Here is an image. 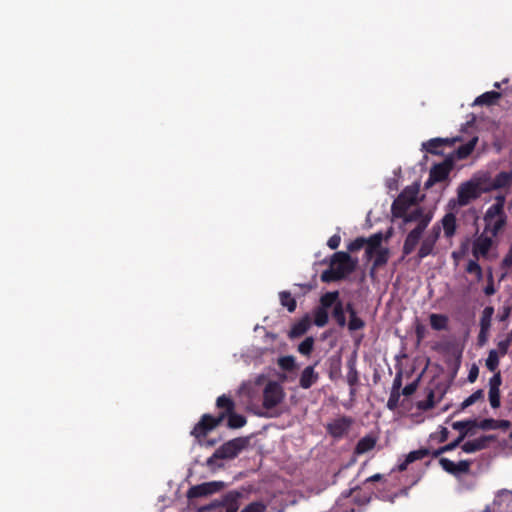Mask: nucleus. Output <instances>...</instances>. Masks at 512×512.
Wrapping results in <instances>:
<instances>
[{"instance_id":"f3484780","label":"nucleus","mask_w":512,"mask_h":512,"mask_svg":"<svg viewBox=\"0 0 512 512\" xmlns=\"http://www.w3.org/2000/svg\"><path fill=\"white\" fill-rule=\"evenodd\" d=\"M439 463L443 470L453 475H460L463 473H467L470 469V462L467 460L459 461L455 463L448 458H441Z\"/></svg>"},{"instance_id":"680f3d73","label":"nucleus","mask_w":512,"mask_h":512,"mask_svg":"<svg viewBox=\"0 0 512 512\" xmlns=\"http://www.w3.org/2000/svg\"><path fill=\"white\" fill-rule=\"evenodd\" d=\"M488 331L489 330H482V329H480L479 336H478L480 344H484L486 342Z\"/></svg>"},{"instance_id":"13d9d810","label":"nucleus","mask_w":512,"mask_h":512,"mask_svg":"<svg viewBox=\"0 0 512 512\" xmlns=\"http://www.w3.org/2000/svg\"><path fill=\"white\" fill-rule=\"evenodd\" d=\"M489 280H490V283H489V284L485 287V289H484V293H485L486 295H488V296L493 295V294L496 292V290H495V288H494V285H493V278H492V274H490V276H489Z\"/></svg>"},{"instance_id":"f257e3e1","label":"nucleus","mask_w":512,"mask_h":512,"mask_svg":"<svg viewBox=\"0 0 512 512\" xmlns=\"http://www.w3.org/2000/svg\"><path fill=\"white\" fill-rule=\"evenodd\" d=\"M419 189L416 186L406 187L394 200L391 212L394 218L402 219L404 225L414 222L421 217L427 216L430 211L421 207H414L417 201Z\"/></svg>"},{"instance_id":"0e129e2a","label":"nucleus","mask_w":512,"mask_h":512,"mask_svg":"<svg viewBox=\"0 0 512 512\" xmlns=\"http://www.w3.org/2000/svg\"><path fill=\"white\" fill-rule=\"evenodd\" d=\"M380 478H381L380 474H375V475L371 476L370 478H368L367 481H376V480H379Z\"/></svg>"},{"instance_id":"9b49d317","label":"nucleus","mask_w":512,"mask_h":512,"mask_svg":"<svg viewBox=\"0 0 512 512\" xmlns=\"http://www.w3.org/2000/svg\"><path fill=\"white\" fill-rule=\"evenodd\" d=\"M482 512H512V491L508 489L497 491L493 502Z\"/></svg>"},{"instance_id":"5701e85b","label":"nucleus","mask_w":512,"mask_h":512,"mask_svg":"<svg viewBox=\"0 0 512 512\" xmlns=\"http://www.w3.org/2000/svg\"><path fill=\"white\" fill-rule=\"evenodd\" d=\"M510 426L511 423L508 420H495L492 418L484 419L477 424V427H479L482 430H507L510 428Z\"/></svg>"},{"instance_id":"f704fd0d","label":"nucleus","mask_w":512,"mask_h":512,"mask_svg":"<svg viewBox=\"0 0 512 512\" xmlns=\"http://www.w3.org/2000/svg\"><path fill=\"white\" fill-rule=\"evenodd\" d=\"M228 426L230 428H241L246 424V418L240 414H236L233 411L227 414Z\"/></svg>"},{"instance_id":"412c9836","label":"nucleus","mask_w":512,"mask_h":512,"mask_svg":"<svg viewBox=\"0 0 512 512\" xmlns=\"http://www.w3.org/2000/svg\"><path fill=\"white\" fill-rule=\"evenodd\" d=\"M319 379V374L315 371L314 366H307L301 373L299 385L303 389H309Z\"/></svg>"},{"instance_id":"7c9ffc66","label":"nucleus","mask_w":512,"mask_h":512,"mask_svg":"<svg viewBox=\"0 0 512 512\" xmlns=\"http://www.w3.org/2000/svg\"><path fill=\"white\" fill-rule=\"evenodd\" d=\"M448 318L442 314H431L430 325L434 330H445L447 328Z\"/></svg>"},{"instance_id":"393cba45","label":"nucleus","mask_w":512,"mask_h":512,"mask_svg":"<svg viewBox=\"0 0 512 512\" xmlns=\"http://www.w3.org/2000/svg\"><path fill=\"white\" fill-rule=\"evenodd\" d=\"M440 227L443 228L444 235L451 238L456 231V217L453 213H447L441 220Z\"/></svg>"},{"instance_id":"ddd939ff","label":"nucleus","mask_w":512,"mask_h":512,"mask_svg":"<svg viewBox=\"0 0 512 512\" xmlns=\"http://www.w3.org/2000/svg\"><path fill=\"white\" fill-rule=\"evenodd\" d=\"M441 227L435 224L432 229L423 238L420 248L418 250V258L421 260L428 255L432 254L434 246L439 239Z\"/></svg>"},{"instance_id":"9d476101","label":"nucleus","mask_w":512,"mask_h":512,"mask_svg":"<svg viewBox=\"0 0 512 512\" xmlns=\"http://www.w3.org/2000/svg\"><path fill=\"white\" fill-rule=\"evenodd\" d=\"M285 397V392L277 381H268L263 388V407L272 409L278 406Z\"/></svg>"},{"instance_id":"a211bd4d","label":"nucleus","mask_w":512,"mask_h":512,"mask_svg":"<svg viewBox=\"0 0 512 512\" xmlns=\"http://www.w3.org/2000/svg\"><path fill=\"white\" fill-rule=\"evenodd\" d=\"M448 174H449V168L447 165H445V164L435 165L430 170L429 178L425 183L426 187H430L436 182L444 181L448 177Z\"/></svg>"},{"instance_id":"8fccbe9b","label":"nucleus","mask_w":512,"mask_h":512,"mask_svg":"<svg viewBox=\"0 0 512 512\" xmlns=\"http://www.w3.org/2000/svg\"><path fill=\"white\" fill-rule=\"evenodd\" d=\"M365 245H366V239L363 237H359V238L355 239L354 241H352L348 245V250L351 252L358 251V250L362 249Z\"/></svg>"},{"instance_id":"603ef678","label":"nucleus","mask_w":512,"mask_h":512,"mask_svg":"<svg viewBox=\"0 0 512 512\" xmlns=\"http://www.w3.org/2000/svg\"><path fill=\"white\" fill-rule=\"evenodd\" d=\"M239 393L241 395H246L250 400L253 398V384L252 383H244L239 389Z\"/></svg>"},{"instance_id":"58836bf2","label":"nucleus","mask_w":512,"mask_h":512,"mask_svg":"<svg viewBox=\"0 0 512 512\" xmlns=\"http://www.w3.org/2000/svg\"><path fill=\"white\" fill-rule=\"evenodd\" d=\"M484 398V391L482 389H478L475 392H473L469 397H467L462 403L461 408L465 409L474 403H476L479 400H482Z\"/></svg>"},{"instance_id":"ea45409f","label":"nucleus","mask_w":512,"mask_h":512,"mask_svg":"<svg viewBox=\"0 0 512 512\" xmlns=\"http://www.w3.org/2000/svg\"><path fill=\"white\" fill-rule=\"evenodd\" d=\"M278 365L281 369L291 371L296 367L295 358L293 356H283L278 359Z\"/></svg>"},{"instance_id":"bf43d9fd","label":"nucleus","mask_w":512,"mask_h":512,"mask_svg":"<svg viewBox=\"0 0 512 512\" xmlns=\"http://www.w3.org/2000/svg\"><path fill=\"white\" fill-rule=\"evenodd\" d=\"M502 266L505 268H509L512 266V248L508 252V254L502 260Z\"/></svg>"},{"instance_id":"dca6fc26","label":"nucleus","mask_w":512,"mask_h":512,"mask_svg":"<svg viewBox=\"0 0 512 512\" xmlns=\"http://www.w3.org/2000/svg\"><path fill=\"white\" fill-rule=\"evenodd\" d=\"M494 440L495 437L492 435H483L478 438L466 441L462 445V450L465 453H474L487 448L489 443Z\"/></svg>"},{"instance_id":"7ed1b4c3","label":"nucleus","mask_w":512,"mask_h":512,"mask_svg":"<svg viewBox=\"0 0 512 512\" xmlns=\"http://www.w3.org/2000/svg\"><path fill=\"white\" fill-rule=\"evenodd\" d=\"M505 200L506 198L503 195L496 196L495 202L486 210L483 218L485 223L484 232L497 237L498 233L506 225Z\"/></svg>"},{"instance_id":"c756f323","label":"nucleus","mask_w":512,"mask_h":512,"mask_svg":"<svg viewBox=\"0 0 512 512\" xmlns=\"http://www.w3.org/2000/svg\"><path fill=\"white\" fill-rule=\"evenodd\" d=\"M338 291L327 292L320 298V308L328 310L330 307L335 306L338 301Z\"/></svg>"},{"instance_id":"a878e982","label":"nucleus","mask_w":512,"mask_h":512,"mask_svg":"<svg viewBox=\"0 0 512 512\" xmlns=\"http://www.w3.org/2000/svg\"><path fill=\"white\" fill-rule=\"evenodd\" d=\"M382 234L376 233L372 235L370 238L366 239V250L365 255L368 259L373 257L374 251L377 249H381V242H382Z\"/></svg>"},{"instance_id":"79ce46f5","label":"nucleus","mask_w":512,"mask_h":512,"mask_svg":"<svg viewBox=\"0 0 512 512\" xmlns=\"http://www.w3.org/2000/svg\"><path fill=\"white\" fill-rule=\"evenodd\" d=\"M499 365V357L495 350H491L486 359V367L490 371H495Z\"/></svg>"},{"instance_id":"338daca9","label":"nucleus","mask_w":512,"mask_h":512,"mask_svg":"<svg viewBox=\"0 0 512 512\" xmlns=\"http://www.w3.org/2000/svg\"><path fill=\"white\" fill-rule=\"evenodd\" d=\"M447 434H448L447 429H446V428H443V430H442V440L446 439Z\"/></svg>"},{"instance_id":"69168bd1","label":"nucleus","mask_w":512,"mask_h":512,"mask_svg":"<svg viewBox=\"0 0 512 512\" xmlns=\"http://www.w3.org/2000/svg\"><path fill=\"white\" fill-rule=\"evenodd\" d=\"M475 276H476L477 281L480 282L483 279L482 269L479 271V273H476Z\"/></svg>"},{"instance_id":"e2e57ef3","label":"nucleus","mask_w":512,"mask_h":512,"mask_svg":"<svg viewBox=\"0 0 512 512\" xmlns=\"http://www.w3.org/2000/svg\"><path fill=\"white\" fill-rule=\"evenodd\" d=\"M411 462H407V457L404 459V461H402L401 463L398 464V470L399 471H404L406 470L407 466L410 464Z\"/></svg>"},{"instance_id":"c9c22d12","label":"nucleus","mask_w":512,"mask_h":512,"mask_svg":"<svg viewBox=\"0 0 512 512\" xmlns=\"http://www.w3.org/2000/svg\"><path fill=\"white\" fill-rule=\"evenodd\" d=\"M476 142H477V138L475 137V138L471 139L468 143L460 146L457 150L458 158L463 159V158H466L467 156H469L472 153V151L474 150Z\"/></svg>"},{"instance_id":"3c124183","label":"nucleus","mask_w":512,"mask_h":512,"mask_svg":"<svg viewBox=\"0 0 512 512\" xmlns=\"http://www.w3.org/2000/svg\"><path fill=\"white\" fill-rule=\"evenodd\" d=\"M478 260H476V258L474 259H471L468 261L467 263V266H466V272L469 273V274H476V273H479V271L482 269L481 266L478 264L477 262Z\"/></svg>"},{"instance_id":"c85d7f7f","label":"nucleus","mask_w":512,"mask_h":512,"mask_svg":"<svg viewBox=\"0 0 512 512\" xmlns=\"http://www.w3.org/2000/svg\"><path fill=\"white\" fill-rule=\"evenodd\" d=\"M500 98V93L496 91H488L484 94L478 96L473 105H491L496 102V100Z\"/></svg>"},{"instance_id":"37998d69","label":"nucleus","mask_w":512,"mask_h":512,"mask_svg":"<svg viewBox=\"0 0 512 512\" xmlns=\"http://www.w3.org/2000/svg\"><path fill=\"white\" fill-rule=\"evenodd\" d=\"M474 426H477V424L473 420L456 421V422H454L452 424L453 429L458 430V431H460L462 433H464V432L467 433V429L470 428V427H474Z\"/></svg>"},{"instance_id":"1a4fd4ad","label":"nucleus","mask_w":512,"mask_h":512,"mask_svg":"<svg viewBox=\"0 0 512 512\" xmlns=\"http://www.w3.org/2000/svg\"><path fill=\"white\" fill-rule=\"evenodd\" d=\"M245 447V440L236 438L224 443L214 454L206 461L208 466H212L216 459H232L236 457Z\"/></svg>"},{"instance_id":"2eb2a0df","label":"nucleus","mask_w":512,"mask_h":512,"mask_svg":"<svg viewBox=\"0 0 512 512\" xmlns=\"http://www.w3.org/2000/svg\"><path fill=\"white\" fill-rule=\"evenodd\" d=\"M223 485V482L213 481L193 486L188 491V497L197 498L213 494L219 491L223 487Z\"/></svg>"},{"instance_id":"f03ea898","label":"nucleus","mask_w":512,"mask_h":512,"mask_svg":"<svg viewBox=\"0 0 512 512\" xmlns=\"http://www.w3.org/2000/svg\"><path fill=\"white\" fill-rule=\"evenodd\" d=\"M216 406L220 409H224L217 418L212 417L209 414H205L202 416L201 420L194 426L191 434L196 438L205 436L210 430L215 428L226 416L228 413L234 410V402L231 398L226 396L225 394L219 396L216 400Z\"/></svg>"},{"instance_id":"b1692460","label":"nucleus","mask_w":512,"mask_h":512,"mask_svg":"<svg viewBox=\"0 0 512 512\" xmlns=\"http://www.w3.org/2000/svg\"><path fill=\"white\" fill-rule=\"evenodd\" d=\"M311 326V319L309 315H305L302 319L297 321L289 332L290 338L300 337L305 334Z\"/></svg>"},{"instance_id":"423d86ee","label":"nucleus","mask_w":512,"mask_h":512,"mask_svg":"<svg viewBox=\"0 0 512 512\" xmlns=\"http://www.w3.org/2000/svg\"><path fill=\"white\" fill-rule=\"evenodd\" d=\"M432 218L433 214L428 213L427 216L414 220L413 223H415L416 226L408 233L403 244L404 255H409L415 250L416 246L419 244L424 230L427 228Z\"/></svg>"},{"instance_id":"c03bdc74","label":"nucleus","mask_w":512,"mask_h":512,"mask_svg":"<svg viewBox=\"0 0 512 512\" xmlns=\"http://www.w3.org/2000/svg\"><path fill=\"white\" fill-rule=\"evenodd\" d=\"M429 451L427 449H419L415 451H411L406 457L407 462H414L416 460L423 459L424 457L428 456Z\"/></svg>"},{"instance_id":"39448f33","label":"nucleus","mask_w":512,"mask_h":512,"mask_svg":"<svg viewBox=\"0 0 512 512\" xmlns=\"http://www.w3.org/2000/svg\"><path fill=\"white\" fill-rule=\"evenodd\" d=\"M241 492L230 491L222 497L221 506L223 512H237L240 507ZM266 506L261 502H253L241 512H265Z\"/></svg>"},{"instance_id":"bb28decb","label":"nucleus","mask_w":512,"mask_h":512,"mask_svg":"<svg viewBox=\"0 0 512 512\" xmlns=\"http://www.w3.org/2000/svg\"><path fill=\"white\" fill-rule=\"evenodd\" d=\"M346 310L350 316V320L348 322L349 330L356 331L362 329L365 326V322L357 316L356 311L350 303L347 305Z\"/></svg>"},{"instance_id":"f8f14e48","label":"nucleus","mask_w":512,"mask_h":512,"mask_svg":"<svg viewBox=\"0 0 512 512\" xmlns=\"http://www.w3.org/2000/svg\"><path fill=\"white\" fill-rule=\"evenodd\" d=\"M357 260H354L346 252H337L334 254L331 265L340 278L350 274L356 267Z\"/></svg>"},{"instance_id":"864d4df0","label":"nucleus","mask_w":512,"mask_h":512,"mask_svg":"<svg viewBox=\"0 0 512 512\" xmlns=\"http://www.w3.org/2000/svg\"><path fill=\"white\" fill-rule=\"evenodd\" d=\"M417 386H418V382L417 381H414V382H412L410 384H407L403 388V390H402L403 395H405V396L412 395L416 391Z\"/></svg>"},{"instance_id":"de8ad7c7","label":"nucleus","mask_w":512,"mask_h":512,"mask_svg":"<svg viewBox=\"0 0 512 512\" xmlns=\"http://www.w3.org/2000/svg\"><path fill=\"white\" fill-rule=\"evenodd\" d=\"M338 274H336V271L335 269L331 266L330 269L328 270H325L322 275H321V279L323 282H330V281H335V280H339L341 279L340 277L337 276Z\"/></svg>"},{"instance_id":"774afa93","label":"nucleus","mask_w":512,"mask_h":512,"mask_svg":"<svg viewBox=\"0 0 512 512\" xmlns=\"http://www.w3.org/2000/svg\"><path fill=\"white\" fill-rule=\"evenodd\" d=\"M509 316V309L506 311L505 314H503V316L501 317V321H504L507 317Z\"/></svg>"},{"instance_id":"052dcab7","label":"nucleus","mask_w":512,"mask_h":512,"mask_svg":"<svg viewBox=\"0 0 512 512\" xmlns=\"http://www.w3.org/2000/svg\"><path fill=\"white\" fill-rule=\"evenodd\" d=\"M400 388H401V376H400V374H398L393 381L392 391L400 392Z\"/></svg>"},{"instance_id":"473e14b6","label":"nucleus","mask_w":512,"mask_h":512,"mask_svg":"<svg viewBox=\"0 0 512 512\" xmlns=\"http://www.w3.org/2000/svg\"><path fill=\"white\" fill-rule=\"evenodd\" d=\"M280 303L283 307H286L289 312H293L296 309V301L287 291L279 293Z\"/></svg>"},{"instance_id":"aec40b11","label":"nucleus","mask_w":512,"mask_h":512,"mask_svg":"<svg viewBox=\"0 0 512 512\" xmlns=\"http://www.w3.org/2000/svg\"><path fill=\"white\" fill-rule=\"evenodd\" d=\"M351 425V421L347 418H340L328 425L329 433L335 437L340 438L347 433Z\"/></svg>"},{"instance_id":"0eeeda50","label":"nucleus","mask_w":512,"mask_h":512,"mask_svg":"<svg viewBox=\"0 0 512 512\" xmlns=\"http://www.w3.org/2000/svg\"><path fill=\"white\" fill-rule=\"evenodd\" d=\"M432 218L433 214L428 213L427 216L414 220L413 223H415L416 226L408 233L403 244L404 255H409L415 250L416 246L419 244L424 230L427 228Z\"/></svg>"},{"instance_id":"a19ab883","label":"nucleus","mask_w":512,"mask_h":512,"mask_svg":"<svg viewBox=\"0 0 512 512\" xmlns=\"http://www.w3.org/2000/svg\"><path fill=\"white\" fill-rule=\"evenodd\" d=\"M313 346H314V339H313V337H307L304 341H302L299 344L298 351L301 354H303L305 356H308L312 352Z\"/></svg>"},{"instance_id":"e433bc0d","label":"nucleus","mask_w":512,"mask_h":512,"mask_svg":"<svg viewBox=\"0 0 512 512\" xmlns=\"http://www.w3.org/2000/svg\"><path fill=\"white\" fill-rule=\"evenodd\" d=\"M333 317L340 327H344L346 325L345 312L343 304L340 301L337 302L333 308Z\"/></svg>"},{"instance_id":"49530a36","label":"nucleus","mask_w":512,"mask_h":512,"mask_svg":"<svg viewBox=\"0 0 512 512\" xmlns=\"http://www.w3.org/2000/svg\"><path fill=\"white\" fill-rule=\"evenodd\" d=\"M399 399L400 392L391 390L390 396L387 401V408L392 411L395 410L398 407Z\"/></svg>"},{"instance_id":"4be33fe9","label":"nucleus","mask_w":512,"mask_h":512,"mask_svg":"<svg viewBox=\"0 0 512 512\" xmlns=\"http://www.w3.org/2000/svg\"><path fill=\"white\" fill-rule=\"evenodd\" d=\"M376 443H377L376 436H374L372 434L366 435L358 441V443L354 449V454L355 455L365 454V453L371 451L375 447Z\"/></svg>"},{"instance_id":"6e6552de","label":"nucleus","mask_w":512,"mask_h":512,"mask_svg":"<svg viewBox=\"0 0 512 512\" xmlns=\"http://www.w3.org/2000/svg\"><path fill=\"white\" fill-rule=\"evenodd\" d=\"M496 236L482 231L472 241V255L476 260L489 258V252L496 246Z\"/></svg>"},{"instance_id":"4d7b16f0","label":"nucleus","mask_w":512,"mask_h":512,"mask_svg":"<svg viewBox=\"0 0 512 512\" xmlns=\"http://www.w3.org/2000/svg\"><path fill=\"white\" fill-rule=\"evenodd\" d=\"M478 374H479V369L476 365H473L471 368H470V371H469V374H468V382L470 383H474L478 377Z\"/></svg>"},{"instance_id":"72a5a7b5","label":"nucleus","mask_w":512,"mask_h":512,"mask_svg":"<svg viewBox=\"0 0 512 512\" xmlns=\"http://www.w3.org/2000/svg\"><path fill=\"white\" fill-rule=\"evenodd\" d=\"M494 313L493 307H486L482 312V316L480 318V329L489 330L491 327V320Z\"/></svg>"},{"instance_id":"4c0bfd02","label":"nucleus","mask_w":512,"mask_h":512,"mask_svg":"<svg viewBox=\"0 0 512 512\" xmlns=\"http://www.w3.org/2000/svg\"><path fill=\"white\" fill-rule=\"evenodd\" d=\"M374 255H375V259H374V263H373L374 267H380L387 263L388 256H389L388 249H386V248L377 249L374 251L373 256Z\"/></svg>"},{"instance_id":"4468645a","label":"nucleus","mask_w":512,"mask_h":512,"mask_svg":"<svg viewBox=\"0 0 512 512\" xmlns=\"http://www.w3.org/2000/svg\"><path fill=\"white\" fill-rule=\"evenodd\" d=\"M502 384V378L500 375V372L495 373L490 379H489V391H488V399L490 406L493 409H497L501 405L500 401V386Z\"/></svg>"},{"instance_id":"2f4dec72","label":"nucleus","mask_w":512,"mask_h":512,"mask_svg":"<svg viewBox=\"0 0 512 512\" xmlns=\"http://www.w3.org/2000/svg\"><path fill=\"white\" fill-rule=\"evenodd\" d=\"M314 324L318 327H324L328 322V310L317 307L313 311Z\"/></svg>"},{"instance_id":"6ab92c4d","label":"nucleus","mask_w":512,"mask_h":512,"mask_svg":"<svg viewBox=\"0 0 512 512\" xmlns=\"http://www.w3.org/2000/svg\"><path fill=\"white\" fill-rule=\"evenodd\" d=\"M512 186V170L498 173L486 190L509 188Z\"/></svg>"},{"instance_id":"5fc2aeb1","label":"nucleus","mask_w":512,"mask_h":512,"mask_svg":"<svg viewBox=\"0 0 512 512\" xmlns=\"http://www.w3.org/2000/svg\"><path fill=\"white\" fill-rule=\"evenodd\" d=\"M511 343V338H507L498 343V350L502 355H505Z\"/></svg>"},{"instance_id":"a18cd8bd","label":"nucleus","mask_w":512,"mask_h":512,"mask_svg":"<svg viewBox=\"0 0 512 512\" xmlns=\"http://www.w3.org/2000/svg\"><path fill=\"white\" fill-rule=\"evenodd\" d=\"M466 435V432L464 433H461V435L458 437V439L452 443H449L443 447H441L440 449H438L436 452H435V455H440L441 453L443 452H447V451H451L453 450L454 448H456L458 446V444L464 439Z\"/></svg>"},{"instance_id":"20e7f679","label":"nucleus","mask_w":512,"mask_h":512,"mask_svg":"<svg viewBox=\"0 0 512 512\" xmlns=\"http://www.w3.org/2000/svg\"><path fill=\"white\" fill-rule=\"evenodd\" d=\"M486 175L473 177L469 181L462 183L457 191L458 204L460 206L468 205L472 200L477 199L481 193L486 190L484 187Z\"/></svg>"},{"instance_id":"09e8293b","label":"nucleus","mask_w":512,"mask_h":512,"mask_svg":"<svg viewBox=\"0 0 512 512\" xmlns=\"http://www.w3.org/2000/svg\"><path fill=\"white\" fill-rule=\"evenodd\" d=\"M358 382V373L355 369L354 364L349 365V371L347 373V383L350 386H354Z\"/></svg>"},{"instance_id":"cd10ccee","label":"nucleus","mask_w":512,"mask_h":512,"mask_svg":"<svg viewBox=\"0 0 512 512\" xmlns=\"http://www.w3.org/2000/svg\"><path fill=\"white\" fill-rule=\"evenodd\" d=\"M448 142V138H434L430 139L427 142H424L422 146L427 152L432 154H438L440 153L439 148Z\"/></svg>"},{"instance_id":"6e6d98bb","label":"nucleus","mask_w":512,"mask_h":512,"mask_svg":"<svg viewBox=\"0 0 512 512\" xmlns=\"http://www.w3.org/2000/svg\"><path fill=\"white\" fill-rule=\"evenodd\" d=\"M340 242H341V238L339 235H333L329 238L328 242H327V245L329 246V248L331 249H337L340 245Z\"/></svg>"}]
</instances>
